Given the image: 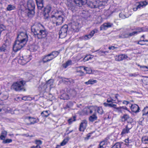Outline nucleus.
Wrapping results in <instances>:
<instances>
[{"label":"nucleus","instance_id":"7","mask_svg":"<svg viewBox=\"0 0 148 148\" xmlns=\"http://www.w3.org/2000/svg\"><path fill=\"white\" fill-rule=\"evenodd\" d=\"M96 110V109L95 107L90 106L84 108L82 110V112L84 115H88L91 114L93 112H95Z\"/></svg>","mask_w":148,"mask_h":148},{"label":"nucleus","instance_id":"57","mask_svg":"<svg viewBox=\"0 0 148 148\" xmlns=\"http://www.w3.org/2000/svg\"><path fill=\"white\" fill-rule=\"evenodd\" d=\"M31 47L33 49L34 51H35L37 50V47L36 46H33Z\"/></svg>","mask_w":148,"mask_h":148},{"label":"nucleus","instance_id":"51","mask_svg":"<svg viewBox=\"0 0 148 148\" xmlns=\"http://www.w3.org/2000/svg\"><path fill=\"white\" fill-rule=\"evenodd\" d=\"M106 141H102L100 143V145L103 146L104 148H105L106 147Z\"/></svg>","mask_w":148,"mask_h":148},{"label":"nucleus","instance_id":"12","mask_svg":"<svg viewBox=\"0 0 148 148\" xmlns=\"http://www.w3.org/2000/svg\"><path fill=\"white\" fill-rule=\"evenodd\" d=\"M76 5L79 7H82L87 3V0H73Z\"/></svg>","mask_w":148,"mask_h":148},{"label":"nucleus","instance_id":"13","mask_svg":"<svg viewBox=\"0 0 148 148\" xmlns=\"http://www.w3.org/2000/svg\"><path fill=\"white\" fill-rule=\"evenodd\" d=\"M132 112L135 113H137L139 112L140 108L138 106L135 104L131 105L130 106Z\"/></svg>","mask_w":148,"mask_h":148},{"label":"nucleus","instance_id":"43","mask_svg":"<svg viewBox=\"0 0 148 148\" xmlns=\"http://www.w3.org/2000/svg\"><path fill=\"white\" fill-rule=\"evenodd\" d=\"M12 141L11 139H7L3 141L2 143H11Z\"/></svg>","mask_w":148,"mask_h":148},{"label":"nucleus","instance_id":"11","mask_svg":"<svg viewBox=\"0 0 148 148\" xmlns=\"http://www.w3.org/2000/svg\"><path fill=\"white\" fill-rule=\"evenodd\" d=\"M87 123V122L86 120L82 121L79 125V130L80 132H84L86 127Z\"/></svg>","mask_w":148,"mask_h":148},{"label":"nucleus","instance_id":"34","mask_svg":"<svg viewBox=\"0 0 148 148\" xmlns=\"http://www.w3.org/2000/svg\"><path fill=\"white\" fill-rule=\"evenodd\" d=\"M87 4L88 6L91 8H95L96 7V5H94L93 3L92 2L90 1L88 2Z\"/></svg>","mask_w":148,"mask_h":148},{"label":"nucleus","instance_id":"26","mask_svg":"<svg viewBox=\"0 0 148 148\" xmlns=\"http://www.w3.org/2000/svg\"><path fill=\"white\" fill-rule=\"evenodd\" d=\"M142 115L148 116V107H145L142 111Z\"/></svg>","mask_w":148,"mask_h":148},{"label":"nucleus","instance_id":"62","mask_svg":"<svg viewBox=\"0 0 148 148\" xmlns=\"http://www.w3.org/2000/svg\"><path fill=\"white\" fill-rule=\"evenodd\" d=\"M103 105L105 107H109V103H103Z\"/></svg>","mask_w":148,"mask_h":148},{"label":"nucleus","instance_id":"9","mask_svg":"<svg viewBox=\"0 0 148 148\" xmlns=\"http://www.w3.org/2000/svg\"><path fill=\"white\" fill-rule=\"evenodd\" d=\"M69 26L71 28V30L74 32H77L79 31V24L78 23L73 22L69 24Z\"/></svg>","mask_w":148,"mask_h":148},{"label":"nucleus","instance_id":"4","mask_svg":"<svg viewBox=\"0 0 148 148\" xmlns=\"http://www.w3.org/2000/svg\"><path fill=\"white\" fill-rule=\"evenodd\" d=\"M68 26L67 25H63L59 31V37L62 38H64L66 36L68 30Z\"/></svg>","mask_w":148,"mask_h":148},{"label":"nucleus","instance_id":"39","mask_svg":"<svg viewBox=\"0 0 148 148\" xmlns=\"http://www.w3.org/2000/svg\"><path fill=\"white\" fill-rule=\"evenodd\" d=\"M121 145L119 143H115L112 147V148H121Z\"/></svg>","mask_w":148,"mask_h":148},{"label":"nucleus","instance_id":"55","mask_svg":"<svg viewBox=\"0 0 148 148\" xmlns=\"http://www.w3.org/2000/svg\"><path fill=\"white\" fill-rule=\"evenodd\" d=\"M7 134V132L5 130H4L3 131H2L1 132V135H4V136H6Z\"/></svg>","mask_w":148,"mask_h":148},{"label":"nucleus","instance_id":"63","mask_svg":"<svg viewBox=\"0 0 148 148\" xmlns=\"http://www.w3.org/2000/svg\"><path fill=\"white\" fill-rule=\"evenodd\" d=\"M31 148H41L39 145H37L36 146L32 147Z\"/></svg>","mask_w":148,"mask_h":148},{"label":"nucleus","instance_id":"46","mask_svg":"<svg viewBox=\"0 0 148 148\" xmlns=\"http://www.w3.org/2000/svg\"><path fill=\"white\" fill-rule=\"evenodd\" d=\"M109 107H112V108H115L116 109V108H117V107H116V105L113 104V103H109Z\"/></svg>","mask_w":148,"mask_h":148},{"label":"nucleus","instance_id":"50","mask_svg":"<svg viewBox=\"0 0 148 148\" xmlns=\"http://www.w3.org/2000/svg\"><path fill=\"white\" fill-rule=\"evenodd\" d=\"M53 83V80L51 79H49L48 80L46 83V84L47 85H49L50 86Z\"/></svg>","mask_w":148,"mask_h":148},{"label":"nucleus","instance_id":"49","mask_svg":"<svg viewBox=\"0 0 148 148\" xmlns=\"http://www.w3.org/2000/svg\"><path fill=\"white\" fill-rule=\"evenodd\" d=\"M108 53V52L107 51H99L98 52V54L100 56L103 55L102 54V53H103L104 54H106V53Z\"/></svg>","mask_w":148,"mask_h":148},{"label":"nucleus","instance_id":"1","mask_svg":"<svg viewBox=\"0 0 148 148\" xmlns=\"http://www.w3.org/2000/svg\"><path fill=\"white\" fill-rule=\"evenodd\" d=\"M28 40V36L25 32H21L18 34L16 40L13 45V51L16 52L21 49L26 44Z\"/></svg>","mask_w":148,"mask_h":148},{"label":"nucleus","instance_id":"60","mask_svg":"<svg viewBox=\"0 0 148 148\" xmlns=\"http://www.w3.org/2000/svg\"><path fill=\"white\" fill-rule=\"evenodd\" d=\"M116 48V47H115L114 46H111V47H109L108 48V49L110 50H111V49L113 50L114 49Z\"/></svg>","mask_w":148,"mask_h":148},{"label":"nucleus","instance_id":"18","mask_svg":"<svg viewBox=\"0 0 148 148\" xmlns=\"http://www.w3.org/2000/svg\"><path fill=\"white\" fill-rule=\"evenodd\" d=\"M128 58V56L125 54H121L119 55L117 58H116V60L118 61H122Z\"/></svg>","mask_w":148,"mask_h":148},{"label":"nucleus","instance_id":"44","mask_svg":"<svg viewBox=\"0 0 148 148\" xmlns=\"http://www.w3.org/2000/svg\"><path fill=\"white\" fill-rule=\"evenodd\" d=\"M76 117L75 116H73V118H71L69 119L68 122L69 124H71L73 121H75Z\"/></svg>","mask_w":148,"mask_h":148},{"label":"nucleus","instance_id":"28","mask_svg":"<svg viewBox=\"0 0 148 148\" xmlns=\"http://www.w3.org/2000/svg\"><path fill=\"white\" fill-rule=\"evenodd\" d=\"M97 82V80H93L92 79H90L88 82H85V84L86 85H88L89 84H92L94 83H96Z\"/></svg>","mask_w":148,"mask_h":148},{"label":"nucleus","instance_id":"31","mask_svg":"<svg viewBox=\"0 0 148 148\" xmlns=\"http://www.w3.org/2000/svg\"><path fill=\"white\" fill-rule=\"evenodd\" d=\"M41 115L43 117H47L49 115L48 111H43L41 113Z\"/></svg>","mask_w":148,"mask_h":148},{"label":"nucleus","instance_id":"14","mask_svg":"<svg viewBox=\"0 0 148 148\" xmlns=\"http://www.w3.org/2000/svg\"><path fill=\"white\" fill-rule=\"evenodd\" d=\"M51 56L49 55V54L44 56L42 57V60L44 63L49 62L53 59V58L50 57Z\"/></svg>","mask_w":148,"mask_h":148},{"label":"nucleus","instance_id":"3","mask_svg":"<svg viewBox=\"0 0 148 148\" xmlns=\"http://www.w3.org/2000/svg\"><path fill=\"white\" fill-rule=\"evenodd\" d=\"M24 83L23 81L14 83L11 86V88L16 91H20L24 89Z\"/></svg>","mask_w":148,"mask_h":148},{"label":"nucleus","instance_id":"58","mask_svg":"<svg viewBox=\"0 0 148 148\" xmlns=\"http://www.w3.org/2000/svg\"><path fill=\"white\" fill-rule=\"evenodd\" d=\"M71 63V60H69L67 61L65 63L68 66L69 65H70Z\"/></svg>","mask_w":148,"mask_h":148},{"label":"nucleus","instance_id":"30","mask_svg":"<svg viewBox=\"0 0 148 148\" xmlns=\"http://www.w3.org/2000/svg\"><path fill=\"white\" fill-rule=\"evenodd\" d=\"M7 46L5 44H3L0 47V51L1 52H5Z\"/></svg>","mask_w":148,"mask_h":148},{"label":"nucleus","instance_id":"19","mask_svg":"<svg viewBox=\"0 0 148 148\" xmlns=\"http://www.w3.org/2000/svg\"><path fill=\"white\" fill-rule=\"evenodd\" d=\"M26 10L27 11L26 12H27V16L29 18L32 17L34 16L35 14L34 10Z\"/></svg>","mask_w":148,"mask_h":148},{"label":"nucleus","instance_id":"8","mask_svg":"<svg viewBox=\"0 0 148 148\" xmlns=\"http://www.w3.org/2000/svg\"><path fill=\"white\" fill-rule=\"evenodd\" d=\"M51 9V7L50 5L47 6L44 8L43 14L44 18L48 19L49 17V13Z\"/></svg>","mask_w":148,"mask_h":148},{"label":"nucleus","instance_id":"54","mask_svg":"<svg viewBox=\"0 0 148 148\" xmlns=\"http://www.w3.org/2000/svg\"><path fill=\"white\" fill-rule=\"evenodd\" d=\"M36 143L37 144V145H41L42 143V141L40 140H36L35 141Z\"/></svg>","mask_w":148,"mask_h":148},{"label":"nucleus","instance_id":"32","mask_svg":"<svg viewBox=\"0 0 148 148\" xmlns=\"http://www.w3.org/2000/svg\"><path fill=\"white\" fill-rule=\"evenodd\" d=\"M132 122H133V121H132V122H127V124L125 126V127L126 128L128 129V130H130L132 128Z\"/></svg>","mask_w":148,"mask_h":148},{"label":"nucleus","instance_id":"36","mask_svg":"<svg viewBox=\"0 0 148 148\" xmlns=\"http://www.w3.org/2000/svg\"><path fill=\"white\" fill-rule=\"evenodd\" d=\"M15 8V7L14 6L11 5H8L7 8V10L8 11H11L14 10Z\"/></svg>","mask_w":148,"mask_h":148},{"label":"nucleus","instance_id":"17","mask_svg":"<svg viewBox=\"0 0 148 148\" xmlns=\"http://www.w3.org/2000/svg\"><path fill=\"white\" fill-rule=\"evenodd\" d=\"M39 9L41 10L43 7L44 0H35Z\"/></svg>","mask_w":148,"mask_h":148},{"label":"nucleus","instance_id":"5","mask_svg":"<svg viewBox=\"0 0 148 148\" xmlns=\"http://www.w3.org/2000/svg\"><path fill=\"white\" fill-rule=\"evenodd\" d=\"M31 59V57L30 55L24 56L18 60V62L22 65H24L29 62Z\"/></svg>","mask_w":148,"mask_h":148},{"label":"nucleus","instance_id":"48","mask_svg":"<svg viewBox=\"0 0 148 148\" xmlns=\"http://www.w3.org/2000/svg\"><path fill=\"white\" fill-rule=\"evenodd\" d=\"M140 68H142V70L144 71H148V68L147 66H140Z\"/></svg>","mask_w":148,"mask_h":148},{"label":"nucleus","instance_id":"21","mask_svg":"<svg viewBox=\"0 0 148 148\" xmlns=\"http://www.w3.org/2000/svg\"><path fill=\"white\" fill-rule=\"evenodd\" d=\"M60 53V51H53L51 53H50L49 54V55L51 56H53V57H52V58H53V59L57 57L59 54Z\"/></svg>","mask_w":148,"mask_h":148},{"label":"nucleus","instance_id":"24","mask_svg":"<svg viewBox=\"0 0 148 148\" xmlns=\"http://www.w3.org/2000/svg\"><path fill=\"white\" fill-rule=\"evenodd\" d=\"M62 81L64 82H69L70 83H75L74 80L71 79L64 78L62 79Z\"/></svg>","mask_w":148,"mask_h":148},{"label":"nucleus","instance_id":"33","mask_svg":"<svg viewBox=\"0 0 148 148\" xmlns=\"http://www.w3.org/2000/svg\"><path fill=\"white\" fill-rule=\"evenodd\" d=\"M142 142L144 144L148 143V137H143L142 138Z\"/></svg>","mask_w":148,"mask_h":148},{"label":"nucleus","instance_id":"37","mask_svg":"<svg viewBox=\"0 0 148 148\" xmlns=\"http://www.w3.org/2000/svg\"><path fill=\"white\" fill-rule=\"evenodd\" d=\"M97 31L98 30L97 29H94L90 32V33L89 34V35L91 36L92 38L93 36L95 33H97Z\"/></svg>","mask_w":148,"mask_h":148},{"label":"nucleus","instance_id":"45","mask_svg":"<svg viewBox=\"0 0 148 148\" xmlns=\"http://www.w3.org/2000/svg\"><path fill=\"white\" fill-rule=\"evenodd\" d=\"M68 139H64L60 143L61 145H64L67 143V142L68 141Z\"/></svg>","mask_w":148,"mask_h":148},{"label":"nucleus","instance_id":"56","mask_svg":"<svg viewBox=\"0 0 148 148\" xmlns=\"http://www.w3.org/2000/svg\"><path fill=\"white\" fill-rule=\"evenodd\" d=\"M5 136H4L3 135H1L0 136V139L1 140H5Z\"/></svg>","mask_w":148,"mask_h":148},{"label":"nucleus","instance_id":"25","mask_svg":"<svg viewBox=\"0 0 148 148\" xmlns=\"http://www.w3.org/2000/svg\"><path fill=\"white\" fill-rule=\"evenodd\" d=\"M60 99L63 100H67L69 99V96L66 93L62 94L60 96Z\"/></svg>","mask_w":148,"mask_h":148},{"label":"nucleus","instance_id":"23","mask_svg":"<svg viewBox=\"0 0 148 148\" xmlns=\"http://www.w3.org/2000/svg\"><path fill=\"white\" fill-rule=\"evenodd\" d=\"M28 119H30V122L29 124L30 125L34 124L35 123H36L39 121L38 119L37 120L38 121H37L35 118L34 117H31L30 116L28 117Z\"/></svg>","mask_w":148,"mask_h":148},{"label":"nucleus","instance_id":"64","mask_svg":"<svg viewBox=\"0 0 148 148\" xmlns=\"http://www.w3.org/2000/svg\"><path fill=\"white\" fill-rule=\"evenodd\" d=\"M90 137V134H87V137L85 138V139H88Z\"/></svg>","mask_w":148,"mask_h":148},{"label":"nucleus","instance_id":"27","mask_svg":"<svg viewBox=\"0 0 148 148\" xmlns=\"http://www.w3.org/2000/svg\"><path fill=\"white\" fill-rule=\"evenodd\" d=\"M129 132L130 130L125 127V128L123 129L121 134L123 136H124L126 134L128 133Z\"/></svg>","mask_w":148,"mask_h":148},{"label":"nucleus","instance_id":"22","mask_svg":"<svg viewBox=\"0 0 148 148\" xmlns=\"http://www.w3.org/2000/svg\"><path fill=\"white\" fill-rule=\"evenodd\" d=\"M144 5V3L143 2L138 3L137 5H136V7L134 8L133 10L134 11H136L138 9H140L141 8L143 7Z\"/></svg>","mask_w":148,"mask_h":148},{"label":"nucleus","instance_id":"52","mask_svg":"<svg viewBox=\"0 0 148 148\" xmlns=\"http://www.w3.org/2000/svg\"><path fill=\"white\" fill-rule=\"evenodd\" d=\"M119 16L122 19H124L126 18L125 15L122 13H120Z\"/></svg>","mask_w":148,"mask_h":148},{"label":"nucleus","instance_id":"41","mask_svg":"<svg viewBox=\"0 0 148 148\" xmlns=\"http://www.w3.org/2000/svg\"><path fill=\"white\" fill-rule=\"evenodd\" d=\"M97 112L100 114H102L103 113V111L101 107H99L97 108Z\"/></svg>","mask_w":148,"mask_h":148},{"label":"nucleus","instance_id":"29","mask_svg":"<svg viewBox=\"0 0 148 148\" xmlns=\"http://www.w3.org/2000/svg\"><path fill=\"white\" fill-rule=\"evenodd\" d=\"M140 31H136L133 32L132 33H130L129 34V37L132 36H133L135 34H137L141 32L142 30L141 29H140Z\"/></svg>","mask_w":148,"mask_h":148},{"label":"nucleus","instance_id":"47","mask_svg":"<svg viewBox=\"0 0 148 148\" xmlns=\"http://www.w3.org/2000/svg\"><path fill=\"white\" fill-rule=\"evenodd\" d=\"M121 108H123V109L126 110H127V108L125 106H122V107L120 106L119 107H117L116 108V109L117 110H119V111H121Z\"/></svg>","mask_w":148,"mask_h":148},{"label":"nucleus","instance_id":"16","mask_svg":"<svg viewBox=\"0 0 148 148\" xmlns=\"http://www.w3.org/2000/svg\"><path fill=\"white\" fill-rule=\"evenodd\" d=\"M112 25V24L110 23H105L100 26V30H106L108 28L111 27Z\"/></svg>","mask_w":148,"mask_h":148},{"label":"nucleus","instance_id":"59","mask_svg":"<svg viewBox=\"0 0 148 148\" xmlns=\"http://www.w3.org/2000/svg\"><path fill=\"white\" fill-rule=\"evenodd\" d=\"M130 102L129 101H124L123 102V104H125L126 105H127L128 104H129Z\"/></svg>","mask_w":148,"mask_h":148},{"label":"nucleus","instance_id":"10","mask_svg":"<svg viewBox=\"0 0 148 148\" xmlns=\"http://www.w3.org/2000/svg\"><path fill=\"white\" fill-rule=\"evenodd\" d=\"M35 5L34 1L33 0H28L27 2L26 10H34Z\"/></svg>","mask_w":148,"mask_h":148},{"label":"nucleus","instance_id":"38","mask_svg":"<svg viewBox=\"0 0 148 148\" xmlns=\"http://www.w3.org/2000/svg\"><path fill=\"white\" fill-rule=\"evenodd\" d=\"M69 9L71 10H73L75 8V5L71 3H69L68 5Z\"/></svg>","mask_w":148,"mask_h":148},{"label":"nucleus","instance_id":"20","mask_svg":"<svg viewBox=\"0 0 148 148\" xmlns=\"http://www.w3.org/2000/svg\"><path fill=\"white\" fill-rule=\"evenodd\" d=\"M94 112L93 114L90 116L89 118V121L91 122H93L97 119L96 111Z\"/></svg>","mask_w":148,"mask_h":148},{"label":"nucleus","instance_id":"53","mask_svg":"<svg viewBox=\"0 0 148 148\" xmlns=\"http://www.w3.org/2000/svg\"><path fill=\"white\" fill-rule=\"evenodd\" d=\"M67 104L68 105V106L70 108L72 107L73 106V102L71 101H69L67 102Z\"/></svg>","mask_w":148,"mask_h":148},{"label":"nucleus","instance_id":"35","mask_svg":"<svg viewBox=\"0 0 148 148\" xmlns=\"http://www.w3.org/2000/svg\"><path fill=\"white\" fill-rule=\"evenodd\" d=\"M129 34H122L119 36V37L120 38H125L129 37Z\"/></svg>","mask_w":148,"mask_h":148},{"label":"nucleus","instance_id":"42","mask_svg":"<svg viewBox=\"0 0 148 148\" xmlns=\"http://www.w3.org/2000/svg\"><path fill=\"white\" fill-rule=\"evenodd\" d=\"M84 70L86 71V73L88 74H90L92 73V71L89 68L86 67L84 68Z\"/></svg>","mask_w":148,"mask_h":148},{"label":"nucleus","instance_id":"6","mask_svg":"<svg viewBox=\"0 0 148 148\" xmlns=\"http://www.w3.org/2000/svg\"><path fill=\"white\" fill-rule=\"evenodd\" d=\"M64 17V15L63 14L58 16L53 15L51 16V18H53V19L56 21V25H59L62 24L63 21Z\"/></svg>","mask_w":148,"mask_h":148},{"label":"nucleus","instance_id":"15","mask_svg":"<svg viewBox=\"0 0 148 148\" xmlns=\"http://www.w3.org/2000/svg\"><path fill=\"white\" fill-rule=\"evenodd\" d=\"M121 121L123 122H125L127 121L128 122H132L133 119H132L127 114H124L121 117Z\"/></svg>","mask_w":148,"mask_h":148},{"label":"nucleus","instance_id":"61","mask_svg":"<svg viewBox=\"0 0 148 148\" xmlns=\"http://www.w3.org/2000/svg\"><path fill=\"white\" fill-rule=\"evenodd\" d=\"M125 143H129L130 142V140L129 139V138H127V139H125Z\"/></svg>","mask_w":148,"mask_h":148},{"label":"nucleus","instance_id":"2","mask_svg":"<svg viewBox=\"0 0 148 148\" xmlns=\"http://www.w3.org/2000/svg\"><path fill=\"white\" fill-rule=\"evenodd\" d=\"M32 31L35 37H37L38 39L45 38L47 34L46 29H41L38 25H34L32 27Z\"/></svg>","mask_w":148,"mask_h":148},{"label":"nucleus","instance_id":"40","mask_svg":"<svg viewBox=\"0 0 148 148\" xmlns=\"http://www.w3.org/2000/svg\"><path fill=\"white\" fill-rule=\"evenodd\" d=\"M91 38V37L89 35V34L83 36L82 37V39L84 40H88Z\"/></svg>","mask_w":148,"mask_h":148}]
</instances>
